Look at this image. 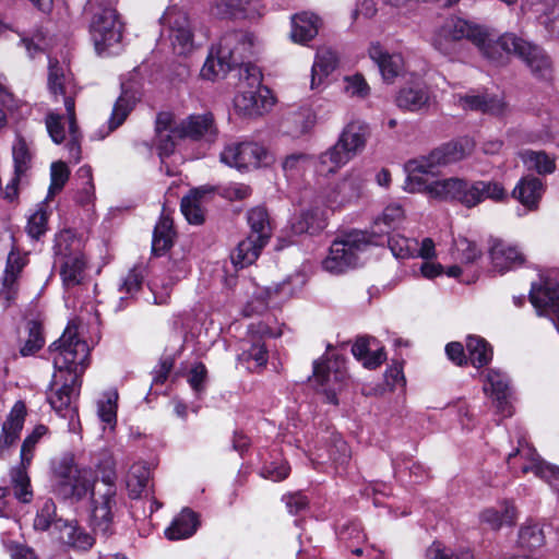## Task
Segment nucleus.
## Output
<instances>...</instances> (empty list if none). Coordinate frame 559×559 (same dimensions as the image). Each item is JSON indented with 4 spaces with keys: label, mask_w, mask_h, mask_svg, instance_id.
Listing matches in <instances>:
<instances>
[{
    "label": "nucleus",
    "mask_w": 559,
    "mask_h": 559,
    "mask_svg": "<svg viewBox=\"0 0 559 559\" xmlns=\"http://www.w3.org/2000/svg\"><path fill=\"white\" fill-rule=\"evenodd\" d=\"M474 45L483 57L493 66L509 63L510 56L513 55L520 58L535 75L545 76L550 70V60L545 51L539 46L513 33L495 37L480 26Z\"/></svg>",
    "instance_id": "f257e3e1"
},
{
    "label": "nucleus",
    "mask_w": 559,
    "mask_h": 559,
    "mask_svg": "<svg viewBox=\"0 0 559 559\" xmlns=\"http://www.w3.org/2000/svg\"><path fill=\"white\" fill-rule=\"evenodd\" d=\"M427 194L438 201L459 202L467 209L477 206L486 199L501 201L507 195L498 182L469 181L459 177L432 181L427 187Z\"/></svg>",
    "instance_id": "f03ea898"
},
{
    "label": "nucleus",
    "mask_w": 559,
    "mask_h": 559,
    "mask_svg": "<svg viewBox=\"0 0 559 559\" xmlns=\"http://www.w3.org/2000/svg\"><path fill=\"white\" fill-rule=\"evenodd\" d=\"M369 136L368 126L360 121H352L345 126L336 143L319 155L317 171L321 175L336 173L366 146Z\"/></svg>",
    "instance_id": "7ed1b4c3"
},
{
    "label": "nucleus",
    "mask_w": 559,
    "mask_h": 559,
    "mask_svg": "<svg viewBox=\"0 0 559 559\" xmlns=\"http://www.w3.org/2000/svg\"><path fill=\"white\" fill-rule=\"evenodd\" d=\"M55 372L81 379L88 366L90 347L79 337V326L69 322L62 335L49 346Z\"/></svg>",
    "instance_id": "20e7f679"
},
{
    "label": "nucleus",
    "mask_w": 559,
    "mask_h": 559,
    "mask_svg": "<svg viewBox=\"0 0 559 559\" xmlns=\"http://www.w3.org/2000/svg\"><path fill=\"white\" fill-rule=\"evenodd\" d=\"M55 490L64 500L79 502L100 485L91 467H79L72 454L53 464Z\"/></svg>",
    "instance_id": "39448f33"
},
{
    "label": "nucleus",
    "mask_w": 559,
    "mask_h": 559,
    "mask_svg": "<svg viewBox=\"0 0 559 559\" xmlns=\"http://www.w3.org/2000/svg\"><path fill=\"white\" fill-rule=\"evenodd\" d=\"M48 87L56 100L59 97L63 100L67 117L69 121L70 140L67 143L70 159L73 163L81 160L80 134L75 122V104L78 86L73 82L71 74L66 72V68L56 59H49Z\"/></svg>",
    "instance_id": "423d86ee"
},
{
    "label": "nucleus",
    "mask_w": 559,
    "mask_h": 559,
    "mask_svg": "<svg viewBox=\"0 0 559 559\" xmlns=\"http://www.w3.org/2000/svg\"><path fill=\"white\" fill-rule=\"evenodd\" d=\"M82 248L81 239L72 230L64 229L57 234L55 252L66 289L83 285L86 278L87 261Z\"/></svg>",
    "instance_id": "0eeeda50"
},
{
    "label": "nucleus",
    "mask_w": 559,
    "mask_h": 559,
    "mask_svg": "<svg viewBox=\"0 0 559 559\" xmlns=\"http://www.w3.org/2000/svg\"><path fill=\"white\" fill-rule=\"evenodd\" d=\"M119 513V501L115 474L103 476L100 485L91 496L90 523L93 532L108 538L115 533L116 519Z\"/></svg>",
    "instance_id": "6e6552de"
},
{
    "label": "nucleus",
    "mask_w": 559,
    "mask_h": 559,
    "mask_svg": "<svg viewBox=\"0 0 559 559\" xmlns=\"http://www.w3.org/2000/svg\"><path fill=\"white\" fill-rule=\"evenodd\" d=\"M243 79L248 82V88L241 90L235 97L236 110L247 117L263 115L274 105V97L271 91L261 84V71L254 64L248 63L240 72V80Z\"/></svg>",
    "instance_id": "1a4fd4ad"
},
{
    "label": "nucleus",
    "mask_w": 559,
    "mask_h": 559,
    "mask_svg": "<svg viewBox=\"0 0 559 559\" xmlns=\"http://www.w3.org/2000/svg\"><path fill=\"white\" fill-rule=\"evenodd\" d=\"M368 246L366 236L361 231H350L336 238L323 260L322 266L332 274H340L356 267L359 263V253Z\"/></svg>",
    "instance_id": "9d476101"
},
{
    "label": "nucleus",
    "mask_w": 559,
    "mask_h": 559,
    "mask_svg": "<svg viewBox=\"0 0 559 559\" xmlns=\"http://www.w3.org/2000/svg\"><path fill=\"white\" fill-rule=\"evenodd\" d=\"M81 379L76 376H66L55 372L49 389L47 402L51 408L63 418H69V427L74 430L73 419L78 417L76 401L80 394Z\"/></svg>",
    "instance_id": "9b49d317"
},
{
    "label": "nucleus",
    "mask_w": 559,
    "mask_h": 559,
    "mask_svg": "<svg viewBox=\"0 0 559 559\" xmlns=\"http://www.w3.org/2000/svg\"><path fill=\"white\" fill-rule=\"evenodd\" d=\"M91 36L99 56L116 53L121 38L122 25L115 9L108 7L96 12L91 23Z\"/></svg>",
    "instance_id": "f8f14e48"
},
{
    "label": "nucleus",
    "mask_w": 559,
    "mask_h": 559,
    "mask_svg": "<svg viewBox=\"0 0 559 559\" xmlns=\"http://www.w3.org/2000/svg\"><path fill=\"white\" fill-rule=\"evenodd\" d=\"M480 26L471 24L460 17H449L439 26L431 38L432 46L445 56H451L456 50V45L468 39L473 44L477 40Z\"/></svg>",
    "instance_id": "ddd939ff"
},
{
    "label": "nucleus",
    "mask_w": 559,
    "mask_h": 559,
    "mask_svg": "<svg viewBox=\"0 0 559 559\" xmlns=\"http://www.w3.org/2000/svg\"><path fill=\"white\" fill-rule=\"evenodd\" d=\"M160 22L177 55L186 56L192 52L194 49V36L187 12L177 7H170L160 17Z\"/></svg>",
    "instance_id": "4468645a"
},
{
    "label": "nucleus",
    "mask_w": 559,
    "mask_h": 559,
    "mask_svg": "<svg viewBox=\"0 0 559 559\" xmlns=\"http://www.w3.org/2000/svg\"><path fill=\"white\" fill-rule=\"evenodd\" d=\"M252 37L245 32H230L225 34L217 47V64L223 69H233L240 66L243 70L245 59L251 53Z\"/></svg>",
    "instance_id": "2eb2a0df"
},
{
    "label": "nucleus",
    "mask_w": 559,
    "mask_h": 559,
    "mask_svg": "<svg viewBox=\"0 0 559 559\" xmlns=\"http://www.w3.org/2000/svg\"><path fill=\"white\" fill-rule=\"evenodd\" d=\"M173 132L180 139L189 138L209 144L216 141L218 129L211 112L193 114L175 127Z\"/></svg>",
    "instance_id": "dca6fc26"
},
{
    "label": "nucleus",
    "mask_w": 559,
    "mask_h": 559,
    "mask_svg": "<svg viewBox=\"0 0 559 559\" xmlns=\"http://www.w3.org/2000/svg\"><path fill=\"white\" fill-rule=\"evenodd\" d=\"M37 442L38 440L32 436H28L24 440L21 448V466L11 471V484L14 496L23 503L31 502L33 498V491L31 489V481L26 473V468L31 464Z\"/></svg>",
    "instance_id": "f3484780"
},
{
    "label": "nucleus",
    "mask_w": 559,
    "mask_h": 559,
    "mask_svg": "<svg viewBox=\"0 0 559 559\" xmlns=\"http://www.w3.org/2000/svg\"><path fill=\"white\" fill-rule=\"evenodd\" d=\"M313 378L319 390L325 395L326 402L337 405V391L345 379V371L342 370L338 361L314 362Z\"/></svg>",
    "instance_id": "a211bd4d"
},
{
    "label": "nucleus",
    "mask_w": 559,
    "mask_h": 559,
    "mask_svg": "<svg viewBox=\"0 0 559 559\" xmlns=\"http://www.w3.org/2000/svg\"><path fill=\"white\" fill-rule=\"evenodd\" d=\"M27 263V254L16 248H12L8 254L2 278V288L0 290V300H2L4 307H9L15 301L17 296V280Z\"/></svg>",
    "instance_id": "6ab92c4d"
},
{
    "label": "nucleus",
    "mask_w": 559,
    "mask_h": 559,
    "mask_svg": "<svg viewBox=\"0 0 559 559\" xmlns=\"http://www.w3.org/2000/svg\"><path fill=\"white\" fill-rule=\"evenodd\" d=\"M362 180L348 175L332 187L325 195L326 204L335 210L356 202L361 195Z\"/></svg>",
    "instance_id": "aec40b11"
},
{
    "label": "nucleus",
    "mask_w": 559,
    "mask_h": 559,
    "mask_svg": "<svg viewBox=\"0 0 559 559\" xmlns=\"http://www.w3.org/2000/svg\"><path fill=\"white\" fill-rule=\"evenodd\" d=\"M484 391L493 397L497 411L503 417H509L512 415V405L509 402L511 389L509 385V379L504 373L496 369H490L486 376Z\"/></svg>",
    "instance_id": "412c9836"
},
{
    "label": "nucleus",
    "mask_w": 559,
    "mask_h": 559,
    "mask_svg": "<svg viewBox=\"0 0 559 559\" xmlns=\"http://www.w3.org/2000/svg\"><path fill=\"white\" fill-rule=\"evenodd\" d=\"M369 58L378 66L386 82H393L404 70V59L399 52H389L380 43H372L368 48Z\"/></svg>",
    "instance_id": "4be33fe9"
},
{
    "label": "nucleus",
    "mask_w": 559,
    "mask_h": 559,
    "mask_svg": "<svg viewBox=\"0 0 559 559\" xmlns=\"http://www.w3.org/2000/svg\"><path fill=\"white\" fill-rule=\"evenodd\" d=\"M439 166V163L432 159V152L428 156L408 160L405 165L408 191L427 193V187L432 182H428L424 176L435 175V169Z\"/></svg>",
    "instance_id": "5701e85b"
},
{
    "label": "nucleus",
    "mask_w": 559,
    "mask_h": 559,
    "mask_svg": "<svg viewBox=\"0 0 559 559\" xmlns=\"http://www.w3.org/2000/svg\"><path fill=\"white\" fill-rule=\"evenodd\" d=\"M544 460L525 438L519 440L515 451L511 452L507 457L509 468L514 474L532 472L536 476V469L540 468Z\"/></svg>",
    "instance_id": "b1692460"
},
{
    "label": "nucleus",
    "mask_w": 559,
    "mask_h": 559,
    "mask_svg": "<svg viewBox=\"0 0 559 559\" xmlns=\"http://www.w3.org/2000/svg\"><path fill=\"white\" fill-rule=\"evenodd\" d=\"M249 334L248 338L241 341L240 359L246 361L253 360L259 367L265 366L269 356L262 336L270 334L269 328L260 323L255 329L252 324L249 326Z\"/></svg>",
    "instance_id": "393cba45"
},
{
    "label": "nucleus",
    "mask_w": 559,
    "mask_h": 559,
    "mask_svg": "<svg viewBox=\"0 0 559 559\" xmlns=\"http://www.w3.org/2000/svg\"><path fill=\"white\" fill-rule=\"evenodd\" d=\"M490 258L492 267L499 273H504L518 267L525 261L524 254L516 246H512L500 239L492 241L490 247Z\"/></svg>",
    "instance_id": "a878e982"
},
{
    "label": "nucleus",
    "mask_w": 559,
    "mask_h": 559,
    "mask_svg": "<svg viewBox=\"0 0 559 559\" xmlns=\"http://www.w3.org/2000/svg\"><path fill=\"white\" fill-rule=\"evenodd\" d=\"M55 528L59 533V539L67 546L75 550H88L93 547L95 538L74 521H64L58 519Z\"/></svg>",
    "instance_id": "bb28decb"
},
{
    "label": "nucleus",
    "mask_w": 559,
    "mask_h": 559,
    "mask_svg": "<svg viewBox=\"0 0 559 559\" xmlns=\"http://www.w3.org/2000/svg\"><path fill=\"white\" fill-rule=\"evenodd\" d=\"M454 104L464 110H478L485 114L502 116L507 111V104L499 97H485L474 94H456Z\"/></svg>",
    "instance_id": "cd10ccee"
},
{
    "label": "nucleus",
    "mask_w": 559,
    "mask_h": 559,
    "mask_svg": "<svg viewBox=\"0 0 559 559\" xmlns=\"http://www.w3.org/2000/svg\"><path fill=\"white\" fill-rule=\"evenodd\" d=\"M430 93L425 84L415 83L402 87L396 97V106L403 110L418 111L429 105Z\"/></svg>",
    "instance_id": "c85d7f7f"
},
{
    "label": "nucleus",
    "mask_w": 559,
    "mask_h": 559,
    "mask_svg": "<svg viewBox=\"0 0 559 559\" xmlns=\"http://www.w3.org/2000/svg\"><path fill=\"white\" fill-rule=\"evenodd\" d=\"M337 63L338 58L334 50L329 47L319 48L311 68V90L321 87L324 80L336 69Z\"/></svg>",
    "instance_id": "c756f323"
},
{
    "label": "nucleus",
    "mask_w": 559,
    "mask_h": 559,
    "mask_svg": "<svg viewBox=\"0 0 559 559\" xmlns=\"http://www.w3.org/2000/svg\"><path fill=\"white\" fill-rule=\"evenodd\" d=\"M199 524L198 514L186 508L174 518L171 524L165 530V535L170 540L189 538L197 532Z\"/></svg>",
    "instance_id": "7c9ffc66"
},
{
    "label": "nucleus",
    "mask_w": 559,
    "mask_h": 559,
    "mask_svg": "<svg viewBox=\"0 0 559 559\" xmlns=\"http://www.w3.org/2000/svg\"><path fill=\"white\" fill-rule=\"evenodd\" d=\"M320 27V19L308 12L298 13L292 19L290 37L295 43L306 44L313 39Z\"/></svg>",
    "instance_id": "2f4dec72"
},
{
    "label": "nucleus",
    "mask_w": 559,
    "mask_h": 559,
    "mask_svg": "<svg viewBox=\"0 0 559 559\" xmlns=\"http://www.w3.org/2000/svg\"><path fill=\"white\" fill-rule=\"evenodd\" d=\"M267 241L258 239L252 235L241 240L237 248L231 252V262L236 267H246L252 264L260 255L261 250L265 247Z\"/></svg>",
    "instance_id": "473e14b6"
},
{
    "label": "nucleus",
    "mask_w": 559,
    "mask_h": 559,
    "mask_svg": "<svg viewBox=\"0 0 559 559\" xmlns=\"http://www.w3.org/2000/svg\"><path fill=\"white\" fill-rule=\"evenodd\" d=\"M12 156L14 163V177L12 178L11 183L7 186V189H14L21 178L31 169L33 153L24 138L16 135L12 146Z\"/></svg>",
    "instance_id": "72a5a7b5"
},
{
    "label": "nucleus",
    "mask_w": 559,
    "mask_h": 559,
    "mask_svg": "<svg viewBox=\"0 0 559 559\" xmlns=\"http://www.w3.org/2000/svg\"><path fill=\"white\" fill-rule=\"evenodd\" d=\"M212 189L207 187H200L191 190L188 195L181 200V212L190 224H202L204 221V212L202 207L203 199Z\"/></svg>",
    "instance_id": "f704fd0d"
},
{
    "label": "nucleus",
    "mask_w": 559,
    "mask_h": 559,
    "mask_svg": "<svg viewBox=\"0 0 559 559\" xmlns=\"http://www.w3.org/2000/svg\"><path fill=\"white\" fill-rule=\"evenodd\" d=\"M474 144L468 139L449 142L432 151V159L440 166L459 162L473 151Z\"/></svg>",
    "instance_id": "c9c22d12"
},
{
    "label": "nucleus",
    "mask_w": 559,
    "mask_h": 559,
    "mask_svg": "<svg viewBox=\"0 0 559 559\" xmlns=\"http://www.w3.org/2000/svg\"><path fill=\"white\" fill-rule=\"evenodd\" d=\"M544 192L543 182L536 177H524L513 189V197L524 206L535 209Z\"/></svg>",
    "instance_id": "e433bc0d"
},
{
    "label": "nucleus",
    "mask_w": 559,
    "mask_h": 559,
    "mask_svg": "<svg viewBox=\"0 0 559 559\" xmlns=\"http://www.w3.org/2000/svg\"><path fill=\"white\" fill-rule=\"evenodd\" d=\"M480 522L491 530H499L503 525H513L516 511L513 504L504 502L498 508H488L479 515Z\"/></svg>",
    "instance_id": "4c0bfd02"
},
{
    "label": "nucleus",
    "mask_w": 559,
    "mask_h": 559,
    "mask_svg": "<svg viewBox=\"0 0 559 559\" xmlns=\"http://www.w3.org/2000/svg\"><path fill=\"white\" fill-rule=\"evenodd\" d=\"M150 477V467L144 462L133 463L126 475V486L129 497L132 499L139 498L147 487Z\"/></svg>",
    "instance_id": "58836bf2"
},
{
    "label": "nucleus",
    "mask_w": 559,
    "mask_h": 559,
    "mask_svg": "<svg viewBox=\"0 0 559 559\" xmlns=\"http://www.w3.org/2000/svg\"><path fill=\"white\" fill-rule=\"evenodd\" d=\"M326 226V219L319 209L301 212L292 223L295 234H317Z\"/></svg>",
    "instance_id": "ea45409f"
},
{
    "label": "nucleus",
    "mask_w": 559,
    "mask_h": 559,
    "mask_svg": "<svg viewBox=\"0 0 559 559\" xmlns=\"http://www.w3.org/2000/svg\"><path fill=\"white\" fill-rule=\"evenodd\" d=\"M173 221L168 215L162 214L153 233L152 250L156 254L168 250L174 239Z\"/></svg>",
    "instance_id": "a19ab883"
},
{
    "label": "nucleus",
    "mask_w": 559,
    "mask_h": 559,
    "mask_svg": "<svg viewBox=\"0 0 559 559\" xmlns=\"http://www.w3.org/2000/svg\"><path fill=\"white\" fill-rule=\"evenodd\" d=\"M405 212L402 205L391 203L385 206L380 215L373 221L374 233L384 234L396 228L404 219Z\"/></svg>",
    "instance_id": "79ce46f5"
},
{
    "label": "nucleus",
    "mask_w": 559,
    "mask_h": 559,
    "mask_svg": "<svg viewBox=\"0 0 559 559\" xmlns=\"http://www.w3.org/2000/svg\"><path fill=\"white\" fill-rule=\"evenodd\" d=\"M76 180L79 181L75 193L76 203L82 206L92 204L95 199L92 168L86 165L80 167L76 171Z\"/></svg>",
    "instance_id": "37998d69"
},
{
    "label": "nucleus",
    "mask_w": 559,
    "mask_h": 559,
    "mask_svg": "<svg viewBox=\"0 0 559 559\" xmlns=\"http://www.w3.org/2000/svg\"><path fill=\"white\" fill-rule=\"evenodd\" d=\"M520 156L530 170H535L539 175L554 173L556 168L555 159L542 151H523Z\"/></svg>",
    "instance_id": "c03bdc74"
},
{
    "label": "nucleus",
    "mask_w": 559,
    "mask_h": 559,
    "mask_svg": "<svg viewBox=\"0 0 559 559\" xmlns=\"http://www.w3.org/2000/svg\"><path fill=\"white\" fill-rule=\"evenodd\" d=\"M240 155L241 170L265 165L269 159L267 151L262 145L252 142L241 143Z\"/></svg>",
    "instance_id": "a18cd8bd"
},
{
    "label": "nucleus",
    "mask_w": 559,
    "mask_h": 559,
    "mask_svg": "<svg viewBox=\"0 0 559 559\" xmlns=\"http://www.w3.org/2000/svg\"><path fill=\"white\" fill-rule=\"evenodd\" d=\"M26 337L21 338L20 354L23 357L34 355L45 343L41 324L37 321H28L26 324Z\"/></svg>",
    "instance_id": "49530a36"
},
{
    "label": "nucleus",
    "mask_w": 559,
    "mask_h": 559,
    "mask_svg": "<svg viewBox=\"0 0 559 559\" xmlns=\"http://www.w3.org/2000/svg\"><path fill=\"white\" fill-rule=\"evenodd\" d=\"M248 224L250 226V235L269 241L271 237V225L269 214L263 207H254L248 212Z\"/></svg>",
    "instance_id": "de8ad7c7"
},
{
    "label": "nucleus",
    "mask_w": 559,
    "mask_h": 559,
    "mask_svg": "<svg viewBox=\"0 0 559 559\" xmlns=\"http://www.w3.org/2000/svg\"><path fill=\"white\" fill-rule=\"evenodd\" d=\"M466 348L468 352V358L475 367H483L491 360L492 350L484 338L468 336Z\"/></svg>",
    "instance_id": "09e8293b"
},
{
    "label": "nucleus",
    "mask_w": 559,
    "mask_h": 559,
    "mask_svg": "<svg viewBox=\"0 0 559 559\" xmlns=\"http://www.w3.org/2000/svg\"><path fill=\"white\" fill-rule=\"evenodd\" d=\"M519 546L525 549H537L545 543V533L543 527L536 523H527L520 528Z\"/></svg>",
    "instance_id": "8fccbe9b"
},
{
    "label": "nucleus",
    "mask_w": 559,
    "mask_h": 559,
    "mask_svg": "<svg viewBox=\"0 0 559 559\" xmlns=\"http://www.w3.org/2000/svg\"><path fill=\"white\" fill-rule=\"evenodd\" d=\"M143 278L144 267L142 265H135L128 272L119 285V293L121 294L119 299L121 302L134 297V295L141 289Z\"/></svg>",
    "instance_id": "3c124183"
},
{
    "label": "nucleus",
    "mask_w": 559,
    "mask_h": 559,
    "mask_svg": "<svg viewBox=\"0 0 559 559\" xmlns=\"http://www.w3.org/2000/svg\"><path fill=\"white\" fill-rule=\"evenodd\" d=\"M133 106H134L133 96H130L127 93H122L114 105L111 116L108 120L107 134L109 132H112L114 130H116L118 127H120L123 123V121L126 120V118L128 117L130 111L132 110Z\"/></svg>",
    "instance_id": "603ef678"
},
{
    "label": "nucleus",
    "mask_w": 559,
    "mask_h": 559,
    "mask_svg": "<svg viewBox=\"0 0 559 559\" xmlns=\"http://www.w3.org/2000/svg\"><path fill=\"white\" fill-rule=\"evenodd\" d=\"M48 217L49 214L47 212V205L45 203H39L27 219V235L36 240L45 235L47 231Z\"/></svg>",
    "instance_id": "864d4df0"
},
{
    "label": "nucleus",
    "mask_w": 559,
    "mask_h": 559,
    "mask_svg": "<svg viewBox=\"0 0 559 559\" xmlns=\"http://www.w3.org/2000/svg\"><path fill=\"white\" fill-rule=\"evenodd\" d=\"M389 248L393 255L399 259L416 258L418 240L402 235H395L389 238Z\"/></svg>",
    "instance_id": "5fc2aeb1"
},
{
    "label": "nucleus",
    "mask_w": 559,
    "mask_h": 559,
    "mask_svg": "<svg viewBox=\"0 0 559 559\" xmlns=\"http://www.w3.org/2000/svg\"><path fill=\"white\" fill-rule=\"evenodd\" d=\"M56 504L51 499H45L34 519L36 531H47L56 523Z\"/></svg>",
    "instance_id": "6e6d98bb"
},
{
    "label": "nucleus",
    "mask_w": 559,
    "mask_h": 559,
    "mask_svg": "<svg viewBox=\"0 0 559 559\" xmlns=\"http://www.w3.org/2000/svg\"><path fill=\"white\" fill-rule=\"evenodd\" d=\"M344 91L349 97L365 99L370 94V86L362 74L356 73L344 78Z\"/></svg>",
    "instance_id": "4d7b16f0"
},
{
    "label": "nucleus",
    "mask_w": 559,
    "mask_h": 559,
    "mask_svg": "<svg viewBox=\"0 0 559 559\" xmlns=\"http://www.w3.org/2000/svg\"><path fill=\"white\" fill-rule=\"evenodd\" d=\"M117 399L116 392L110 393L106 396V400H102L97 404V414L103 423H106L111 429L117 423Z\"/></svg>",
    "instance_id": "13d9d810"
},
{
    "label": "nucleus",
    "mask_w": 559,
    "mask_h": 559,
    "mask_svg": "<svg viewBox=\"0 0 559 559\" xmlns=\"http://www.w3.org/2000/svg\"><path fill=\"white\" fill-rule=\"evenodd\" d=\"M454 257L462 263H473L480 257L477 246L468 239L461 237L454 242Z\"/></svg>",
    "instance_id": "bf43d9fd"
},
{
    "label": "nucleus",
    "mask_w": 559,
    "mask_h": 559,
    "mask_svg": "<svg viewBox=\"0 0 559 559\" xmlns=\"http://www.w3.org/2000/svg\"><path fill=\"white\" fill-rule=\"evenodd\" d=\"M426 559H475L472 551L462 549L452 551L445 549L441 544L433 543L426 551Z\"/></svg>",
    "instance_id": "052dcab7"
},
{
    "label": "nucleus",
    "mask_w": 559,
    "mask_h": 559,
    "mask_svg": "<svg viewBox=\"0 0 559 559\" xmlns=\"http://www.w3.org/2000/svg\"><path fill=\"white\" fill-rule=\"evenodd\" d=\"M70 176V170L63 162H55L50 167V187L49 194H55L62 190Z\"/></svg>",
    "instance_id": "680f3d73"
},
{
    "label": "nucleus",
    "mask_w": 559,
    "mask_h": 559,
    "mask_svg": "<svg viewBox=\"0 0 559 559\" xmlns=\"http://www.w3.org/2000/svg\"><path fill=\"white\" fill-rule=\"evenodd\" d=\"M289 120L295 124L293 130L296 134H302L312 128L316 122V115L309 108H302L290 115Z\"/></svg>",
    "instance_id": "e2e57ef3"
},
{
    "label": "nucleus",
    "mask_w": 559,
    "mask_h": 559,
    "mask_svg": "<svg viewBox=\"0 0 559 559\" xmlns=\"http://www.w3.org/2000/svg\"><path fill=\"white\" fill-rule=\"evenodd\" d=\"M290 472V467L285 461H274L265 464L261 468V476L273 481H281L285 479Z\"/></svg>",
    "instance_id": "0e129e2a"
},
{
    "label": "nucleus",
    "mask_w": 559,
    "mask_h": 559,
    "mask_svg": "<svg viewBox=\"0 0 559 559\" xmlns=\"http://www.w3.org/2000/svg\"><path fill=\"white\" fill-rule=\"evenodd\" d=\"M24 414H25L24 405L21 403H17L13 407L8 419L4 421V424L2 426V430L8 431L11 435H15L19 437L20 432L23 428V424H24Z\"/></svg>",
    "instance_id": "69168bd1"
},
{
    "label": "nucleus",
    "mask_w": 559,
    "mask_h": 559,
    "mask_svg": "<svg viewBox=\"0 0 559 559\" xmlns=\"http://www.w3.org/2000/svg\"><path fill=\"white\" fill-rule=\"evenodd\" d=\"M330 457L333 463L336 464L337 469L340 467L344 469L350 460V450L348 444L342 439L335 440L330 451Z\"/></svg>",
    "instance_id": "338daca9"
},
{
    "label": "nucleus",
    "mask_w": 559,
    "mask_h": 559,
    "mask_svg": "<svg viewBox=\"0 0 559 559\" xmlns=\"http://www.w3.org/2000/svg\"><path fill=\"white\" fill-rule=\"evenodd\" d=\"M536 476L545 480L555 491H559V466L543 462Z\"/></svg>",
    "instance_id": "774afa93"
}]
</instances>
